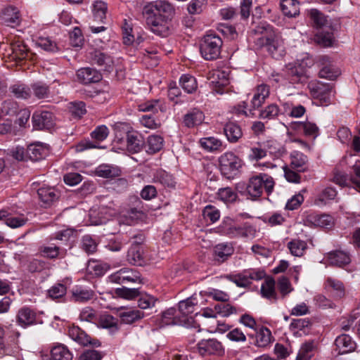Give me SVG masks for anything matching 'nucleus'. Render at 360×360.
<instances>
[{
  "label": "nucleus",
  "mask_w": 360,
  "mask_h": 360,
  "mask_svg": "<svg viewBox=\"0 0 360 360\" xmlns=\"http://www.w3.org/2000/svg\"><path fill=\"white\" fill-rule=\"evenodd\" d=\"M33 127L35 129H50L54 126V118L48 111L37 112L32 115Z\"/></svg>",
  "instance_id": "nucleus-13"
},
{
  "label": "nucleus",
  "mask_w": 360,
  "mask_h": 360,
  "mask_svg": "<svg viewBox=\"0 0 360 360\" xmlns=\"http://www.w3.org/2000/svg\"><path fill=\"white\" fill-rule=\"evenodd\" d=\"M234 252V248L231 243H219L213 248L214 260L218 263H222L227 260Z\"/></svg>",
  "instance_id": "nucleus-17"
},
{
  "label": "nucleus",
  "mask_w": 360,
  "mask_h": 360,
  "mask_svg": "<svg viewBox=\"0 0 360 360\" xmlns=\"http://www.w3.org/2000/svg\"><path fill=\"white\" fill-rule=\"evenodd\" d=\"M261 294L263 297L270 300H276L277 296L275 290V281L272 278H267L262 283Z\"/></svg>",
  "instance_id": "nucleus-41"
},
{
  "label": "nucleus",
  "mask_w": 360,
  "mask_h": 360,
  "mask_svg": "<svg viewBox=\"0 0 360 360\" xmlns=\"http://www.w3.org/2000/svg\"><path fill=\"white\" fill-rule=\"evenodd\" d=\"M198 350L200 355H219L224 353L221 343L216 339L202 340L198 344Z\"/></svg>",
  "instance_id": "nucleus-11"
},
{
  "label": "nucleus",
  "mask_w": 360,
  "mask_h": 360,
  "mask_svg": "<svg viewBox=\"0 0 360 360\" xmlns=\"http://www.w3.org/2000/svg\"><path fill=\"white\" fill-rule=\"evenodd\" d=\"M48 154V150L42 144H31L27 149V155L32 161H38L44 158Z\"/></svg>",
  "instance_id": "nucleus-32"
},
{
  "label": "nucleus",
  "mask_w": 360,
  "mask_h": 360,
  "mask_svg": "<svg viewBox=\"0 0 360 360\" xmlns=\"http://www.w3.org/2000/svg\"><path fill=\"white\" fill-rule=\"evenodd\" d=\"M69 110L72 115L76 117H81L86 112L85 103L82 101L71 103Z\"/></svg>",
  "instance_id": "nucleus-59"
},
{
  "label": "nucleus",
  "mask_w": 360,
  "mask_h": 360,
  "mask_svg": "<svg viewBox=\"0 0 360 360\" xmlns=\"http://www.w3.org/2000/svg\"><path fill=\"white\" fill-rule=\"evenodd\" d=\"M68 335L73 340L83 346L91 345L97 347L101 345L99 340L92 339L78 326H72L70 327Z\"/></svg>",
  "instance_id": "nucleus-12"
},
{
  "label": "nucleus",
  "mask_w": 360,
  "mask_h": 360,
  "mask_svg": "<svg viewBox=\"0 0 360 360\" xmlns=\"http://www.w3.org/2000/svg\"><path fill=\"white\" fill-rule=\"evenodd\" d=\"M269 86L265 84L258 85L254 91V95L251 100V108L257 109L262 106L266 98L269 96Z\"/></svg>",
  "instance_id": "nucleus-20"
},
{
  "label": "nucleus",
  "mask_w": 360,
  "mask_h": 360,
  "mask_svg": "<svg viewBox=\"0 0 360 360\" xmlns=\"http://www.w3.org/2000/svg\"><path fill=\"white\" fill-rule=\"evenodd\" d=\"M153 181L154 183H158L165 187L174 188L175 181L173 176L164 170H158L153 175Z\"/></svg>",
  "instance_id": "nucleus-38"
},
{
  "label": "nucleus",
  "mask_w": 360,
  "mask_h": 360,
  "mask_svg": "<svg viewBox=\"0 0 360 360\" xmlns=\"http://www.w3.org/2000/svg\"><path fill=\"white\" fill-rule=\"evenodd\" d=\"M116 293L117 295L126 299H133L140 295L139 288H128L125 287L117 288Z\"/></svg>",
  "instance_id": "nucleus-62"
},
{
  "label": "nucleus",
  "mask_w": 360,
  "mask_h": 360,
  "mask_svg": "<svg viewBox=\"0 0 360 360\" xmlns=\"http://www.w3.org/2000/svg\"><path fill=\"white\" fill-rule=\"evenodd\" d=\"M110 282L117 284H127L128 283H142L140 274L134 269L123 268L111 274L109 277Z\"/></svg>",
  "instance_id": "nucleus-6"
},
{
  "label": "nucleus",
  "mask_w": 360,
  "mask_h": 360,
  "mask_svg": "<svg viewBox=\"0 0 360 360\" xmlns=\"http://www.w3.org/2000/svg\"><path fill=\"white\" fill-rule=\"evenodd\" d=\"M330 31H321L315 35L316 41L323 47H329L333 45L335 37L331 28Z\"/></svg>",
  "instance_id": "nucleus-45"
},
{
  "label": "nucleus",
  "mask_w": 360,
  "mask_h": 360,
  "mask_svg": "<svg viewBox=\"0 0 360 360\" xmlns=\"http://www.w3.org/2000/svg\"><path fill=\"white\" fill-rule=\"evenodd\" d=\"M229 74L224 70H216L209 78V86L216 93L222 94L229 84Z\"/></svg>",
  "instance_id": "nucleus-9"
},
{
  "label": "nucleus",
  "mask_w": 360,
  "mask_h": 360,
  "mask_svg": "<svg viewBox=\"0 0 360 360\" xmlns=\"http://www.w3.org/2000/svg\"><path fill=\"white\" fill-rule=\"evenodd\" d=\"M98 326L103 328L109 329L112 333L118 330L117 321L110 314H102L98 320Z\"/></svg>",
  "instance_id": "nucleus-43"
},
{
  "label": "nucleus",
  "mask_w": 360,
  "mask_h": 360,
  "mask_svg": "<svg viewBox=\"0 0 360 360\" xmlns=\"http://www.w3.org/2000/svg\"><path fill=\"white\" fill-rule=\"evenodd\" d=\"M144 316V313L138 309H127L120 313L122 321L127 324H131Z\"/></svg>",
  "instance_id": "nucleus-42"
},
{
  "label": "nucleus",
  "mask_w": 360,
  "mask_h": 360,
  "mask_svg": "<svg viewBox=\"0 0 360 360\" xmlns=\"http://www.w3.org/2000/svg\"><path fill=\"white\" fill-rule=\"evenodd\" d=\"M39 199L42 203L41 205L47 207L56 201L60 195L59 192L53 187H41L37 189Z\"/></svg>",
  "instance_id": "nucleus-16"
},
{
  "label": "nucleus",
  "mask_w": 360,
  "mask_h": 360,
  "mask_svg": "<svg viewBox=\"0 0 360 360\" xmlns=\"http://www.w3.org/2000/svg\"><path fill=\"white\" fill-rule=\"evenodd\" d=\"M221 39L215 34H208L202 39L200 51L203 58L212 60L218 58L222 46Z\"/></svg>",
  "instance_id": "nucleus-3"
},
{
  "label": "nucleus",
  "mask_w": 360,
  "mask_h": 360,
  "mask_svg": "<svg viewBox=\"0 0 360 360\" xmlns=\"http://www.w3.org/2000/svg\"><path fill=\"white\" fill-rule=\"evenodd\" d=\"M217 196L219 200L226 203L234 202L238 197L237 193L231 187L220 188Z\"/></svg>",
  "instance_id": "nucleus-50"
},
{
  "label": "nucleus",
  "mask_w": 360,
  "mask_h": 360,
  "mask_svg": "<svg viewBox=\"0 0 360 360\" xmlns=\"http://www.w3.org/2000/svg\"><path fill=\"white\" fill-rule=\"evenodd\" d=\"M336 350L338 354H343L354 350L356 344L347 335H341L335 340Z\"/></svg>",
  "instance_id": "nucleus-23"
},
{
  "label": "nucleus",
  "mask_w": 360,
  "mask_h": 360,
  "mask_svg": "<svg viewBox=\"0 0 360 360\" xmlns=\"http://www.w3.org/2000/svg\"><path fill=\"white\" fill-rule=\"evenodd\" d=\"M77 77L79 82L88 84L99 82L101 79V75L94 68H84L77 70Z\"/></svg>",
  "instance_id": "nucleus-18"
},
{
  "label": "nucleus",
  "mask_w": 360,
  "mask_h": 360,
  "mask_svg": "<svg viewBox=\"0 0 360 360\" xmlns=\"http://www.w3.org/2000/svg\"><path fill=\"white\" fill-rule=\"evenodd\" d=\"M197 304L196 298L193 295L180 301L179 302V311L182 315L181 319L189 317L188 315L194 312Z\"/></svg>",
  "instance_id": "nucleus-35"
},
{
  "label": "nucleus",
  "mask_w": 360,
  "mask_h": 360,
  "mask_svg": "<svg viewBox=\"0 0 360 360\" xmlns=\"http://www.w3.org/2000/svg\"><path fill=\"white\" fill-rule=\"evenodd\" d=\"M219 169L222 174L229 176L242 166V160L233 153L226 152L219 158Z\"/></svg>",
  "instance_id": "nucleus-5"
},
{
  "label": "nucleus",
  "mask_w": 360,
  "mask_h": 360,
  "mask_svg": "<svg viewBox=\"0 0 360 360\" xmlns=\"http://www.w3.org/2000/svg\"><path fill=\"white\" fill-rule=\"evenodd\" d=\"M337 195L335 188L328 186L321 191L314 199V204L318 206L325 205L329 201L335 199Z\"/></svg>",
  "instance_id": "nucleus-31"
},
{
  "label": "nucleus",
  "mask_w": 360,
  "mask_h": 360,
  "mask_svg": "<svg viewBox=\"0 0 360 360\" xmlns=\"http://www.w3.org/2000/svg\"><path fill=\"white\" fill-rule=\"evenodd\" d=\"M279 112L280 110L277 105L271 104L260 111L259 117L267 120L274 119L278 115Z\"/></svg>",
  "instance_id": "nucleus-56"
},
{
  "label": "nucleus",
  "mask_w": 360,
  "mask_h": 360,
  "mask_svg": "<svg viewBox=\"0 0 360 360\" xmlns=\"http://www.w3.org/2000/svg\"><path fill=\"white\" fill-rule=\"evenodd\" d=\"M288 75L292 83H304L307 82V70L301 63L288 64L286 67Z\"/></svg>",
  "instance_id": "nucleus-14"
},
{
  "label": "nucleus",
  "mask_w": 360,
  "mask_h": 360,
  "mask_svg": "<svg viewBox=\"0 0 360 360\" xmlns=\"http://www.w3.org/2000/svg\"><path fill=\"white\" fill-rule=\"evenodd\" d=\"M326 288L333 292L334 295L340 298L342 297L345 295V288L344 284L340 280L336 278L328 277L326 280L325 283Z\"/></svg>",
  "instance_id": "nucleus-33"
},
{
  "label": "nucleus",
  "mask_w": 360,
  "mask_h": 360,
  "mask_svg": "<svg viewBox=\"0 0 360 360\" xmlns=\"http://www.w3.org/2000/svg\"><path fill=\"white\" fill-rule=\"evenodd\" d=\"M274 181L271 176L266 174L255 175L249 179L246 187L248 198L255 200L259 199L263 191H265L267 194L273 191Z\"/></svg>",
  "instance_id": "nucleus-2"
},
{
  "label": "nucleus",
  "mask_w": 360,
  "mask_h": 360,
  "mask_svg": "<svg viewBox=\"0 0 360 360\" xmlns=\"http://www.w3.org/2000/svg\"><path fill=\"white\" fill-rule=\"evenodd\" d=\"M51 360H72V354L63 345L54 346L51 350Z\"/></svg>",
  "instance_id": "nucleus-40"
},
{
  "label": "nucleus",
  "mask_w": 360,
  "mask_h": 360,
  "mask_svg": "<svg viewBox=\"0 0 360 360\" xmlns=\"http://www.w3.org/2000/svg\"><path fill=\"white\" fill-rule=\"evenodd\" d=\"M199 143L202 148L209 152L220 151L224 148L222 141L213 136L202 138Z\"/></svg>",
  "instance_id": "nucleus-34"
},
{
  "label": "nucleus",
  "mask_w": 360,
  "mask_h": 360,
  "mask_svg": "<svg viewBox=\"0 0 360 360\" xmlns=\"http://www.w3.org/2000/svg\"><path fill=\"white\" fill-rule=\"evenodd\" d=\"M264 46L266 47L267 51L274 58H276L277 56H281L283 51L281 41L280 40L278 35L275 37V39H273L272 41H269V43H267Z\"/></svg>",
  "instance_id": "nucleus-51"
},
{
  "label": "nucleus",
  "mask_w": 360,
  "mask_h": 360,
  "mask_svg": "<svg viewBox=\"0 0 360 360\" xmlns=\"http://www.w3.org/2000/svg\"><path fill=\"white\" fill-rule=\"evenodd\" d=\"M160 108V106L158 100L148 101L139 105V110L143 112H151L155 113L158 112Z\"/></svg>",
  "instance_id": "nucleus-64"
},
{
  "label": "nucleus",
  "mask_w": 360,
  "mask_h": 360,
  "mask_svg": "<svg viewBox=\"0 0 360 360\" xmlns=\"http://www.w3.org/2000/svg\"><path fill=\"white\" fill-rule=\"evenodd\" d=\"M179 82L182 89L188 94H192L197 89L196 79L190 75H183L179 79Z\"/></svg>",
  "instance_id": "nucleus-46"
},
{
  "label": "nucleus",
  "mask_w": 360,
  "mask_h": 360,
  "mask_svg": "<svg viewBox=\"0 0 360 360\" xmlns=\"http://www.w3.org/2000/svg\"><path fill=\"white\" fill-rule=\"evenodd\" d=\"M89 59L92 64L97 65L105 71H110L112 68L113 60L112 57L99 50L90 52Z\"/></svg>",
  "instance_id": "nucleus-15"
},
{
  "label": "nucleus",
  "mask_w": 360,
  "mask_h": 360,
  "mask_svg": "<svg viewBox=\"0 0 360 360\" xmlns=\"http://www.w3.org/2000/svg\"><path fill=\"white\" fill-rule=\"evenodd\" d=\"M176 312L174 308H169L164 311L160 321L159 327L162 328L169 325H182L189 328L193 326L194 321L192 317H186L181 319V317L176 315Z\"/></svg>",
  "instance_id": "nucleus-7"
},
{
  "label": "nucleus",
  "mask_w": 360,
  "mask_h": 360,
  "mask_svg": "<svg viewBox=\"0 0 360 360\" xmlns=\"http://www.w3.org/2000/svg\"><path fill=\"white\" fill-rule=\"evenodd\" d=\"M271 143L264 142L262 144H258L257 146L251 148L249 158L252 160L257 161L266 156L267 153L276 155L278 151L271 150Z\"/></svg>",
  "instance_id": "nucleus-19"
},
{
  "label": "nucleus",
  "mask_w": 360,
  "mask_h": 360,
  "mask_svg": "<svg viewBox=\"0 0 360 360\" xmlns=\"http://www.w3.org/2000/svg\"><path fill=\"white\" fill-rule=\"evenodd\" d=\"M94 296L93 290L81 287H76L72 291V300L75 302H85L93 299Z\"/></svg>",
  "instance_id": "nucleus-39"
},
{
  "label": "nucleus",
  "mask_w": 360,
  "mask_h": 360,
  "mask_svg": "<svg viewBox=\"0 0 360 360\" xmlns=\"http://www.w3.org/2000/svg\"><path fill=\"white\" fill-rule=\"evenodd\" d=\"M82 249L88 254H92L97 250V244L93 238L89 236L82 238Z\"/></svg>",
  "instance_id": "nucleus-63"
},
{
  "label": "nucleus",
  "mask_w": 360,
  "mask_h": 360,
  "mask_svg": "<svg viewBox=\"0 0 360 360\" xmlns=\"http://www.w3.org/2000/svg\"><path fill=\"white\" fill-rule=\"evenodd\" d=\"M127 149L132 153H139L143 146V140L136 132H128L126 136Z\"/></svg>",
  "instance_id": "nucleus-24"
},
{
  "label": "nucleus",
  "mask_w": 360,
  "mask_h": 360,
  "mask_svg": "<svg viewBox=\"0 0 360 360\" xmlns=\"http://www.w3.org/2000/svg\"><path fill=\"white\" fill-rule=\"evenodd\" d=\"M174 13L172 5L167 1L158 0L146 4L142 16L146 27L153 33L162 37L169 34V22Z\"/></svg>",
  "instance_id": "nucleus-1"
},
{
  "label": "nucleus",
  "mask_w": 360,
  "mask_h": 360,
  "mask_svg": "<svg viewBox=\"0 0 360 360\" xmlns=\"http://www.w3.org/2000/svg\"><path fill=\"white\" fill-rule=\"evenodd\" d=\"M281 8L288 18H295L300 14V4L297 0H281Z\"/></svg>",
  "instance_id": "nucleus-29"
},
{
  "label": "nucleus",
  "mask_w": 360,
  "mask_h": 360,
  "mask_svg": "<svg viewBox=\"0 0 360 360\" xmlns=\"http://www.w3.org/2000/svg\"><path fill=\"white\" fill-rule=\"evenodd\" d=\"M290 165L299 172H304L308 162L307 157L299 151H293L290 154Z\"/></svg>",
  "instance_id": "nucleus-36"
},
{
  "label": "nucleus",
  "mask_w": 360,
  "mask_h": 360,
  "mask_svg": "<svg viewBox=\"0 0 360 360\" xmlns=\"http://www.w3.org/2000/svg\"><path fill=\"white\" fill-rule=\"evenodd\" d=\"M288 247L292 255L301 257L307 248V243L303 240L295 239L289 242Z\"/></svg>",
  "instance_id": "nucleus-49"
},
{
  "label": "nucleus",
  "mask_w": 360,
  "mask_h": 360,
  "mask_svg": "<svg viewBox=\"0 0 360 360\" xmlns=\"http://www.w3.org/2000/svg\"><path fill=\"white\" fill-rule=\"evenodd\" d=\"M143 212L136 207L130 208L126 211H122L118 217L120 224L131 225L136 220L141 218Z\"/></svg>",
  "instance_id": "nucleus-28"
},
{
  "label": "nucleus",
  "mask_w": 360,
  "mask_h": 360,
  "mask_svg": "<svg viewBox=\"0 0 360 360\" xmlns=\"http://www.w3.org/2000/svg\"><path fill=\"white\" fill-rule=\"evenodd\" d=\"M255 345L260 347H266L271 340V332L266 328H262L256 334Z\"/></svg>",
  "instance_id": "nucleus-52"
},
{
  "label": "nucleus",
  "mask_w": 360,
  "mask_h": 360,
  "mask_svg": "<svg viewBox=\"0 0 360 360\" xmlns=\"http://www.w3.org/2000/svg\"><path fill=\"white\" fill-rule=\"evenodd\" d=\"M10 58L17 62L27 59L32 55L24 41L14 37L10 40Z\"/></svg>",
  "instance_id": "nucleus-10"
},
{
  "label": "nucleus",
  "mask_w": 360,
  "mask_h": 360,
  "mask_svg": "<svg viewBox=\"0 0 360 360\" xmlns=\"http://www.w3.org/2000/svg\"><path fill=\"white\" fill-rule=\"evenodd\" d=\"M96 173L99 176L103 178H112L118 176L120 174V170L110 165H102L97 169Z\"/></svg>",
  "instance_id": "nucleus-54"
},
{
  "label": "nucleus",
  "mask_w": 360,
  "mask_h": 360,
  "mask_svg": "<svg viewBox=\"0 0 360 360\" xmlns=\"http://www.w3.org/2000/svg\"><path fill=\"white\" fill-rule=\"evenodd\" d=\"M1 18L6 25H18L20 22L19 11L16 7L8 6L3 9Z\"/></svg>",
  "instance_id": "nucleus-25"
},
{
  "label": "nucleus",
  "mask_w": 360,
  "mask_h": 360,
  "mask_svg": "<svg viewBox=\"0 0 360 360\" xmlns=\"http://www.w3.org/2000/svg\"><path fill=\"white\" fill-rule=\"evenodd\" d=\"M157 299L153 296L144 294L141 295L138 300V305L141 309H146L155 306Z\"/></svg>",
  "instance_id": "nucleus-60"
},
{
  "label": "nucleus",
  "mask_w": 360,
  "mask_h": 360,
  "mask_svg": "<svg viewBox=\"0 0 360 360\" xmlns=\"http://www.w3.org/2000/svg\"><path fill=\"white\" fill-rule=\"evenodd\" d=\"M11 92L17 98L27 99L31 96L30 89L22 84H15L10 87Z\"/></svg>",
  "instance_id": "nucleus-47"
},
{
  "label": "nucleus",
  "mask_w": 360,
  "mask_h": 360,
  "mask_svg": "<svg viewBox=\"0 0 360 360\" xmlns=\"http://www.w3.org/2000/svg\"><path fill=\"white\" fill-rule=\"evenodd\" d=\"M294 129L302 131L306 136H311L316 137L318 135L319 128L316 124L306 122H295L293 124Z\"/></svg>",
  "instance_id": "nucleus-44"
},
{
  "label": "nucleus",
  "mask_w": 360,
  "mask_h": 360,
  "mask_svg": "<svg viewBox=\"0 0 360 360\" xmlns=\"http://www.w3.org/2000/svg\"><path fill=\"white\" fill-rule=\"evenodd\" d=\"M67 288L65 285L57 283L53 285L48 290V295L52 299H58L64 296L66 293Z\"/></svg>",
  "instance_id": "nucleus-57"
},
{
  "label": "nucleus",
  "mask_w": 360,
  "mask_h": 360,
  "mask_svg": "<svg viewBox=\"0 0 360 360\" xmlns=\"http://www.w3.org/2000/svg\"><path fill=\"white\" fill-rule=\"evenodd\" d=\"M252 32L257 37L256 44L260 47L275 39L277 36L273 27L266 23H260L252 29Z\"/></svg>",
  "instance_id": "nucleus-8"
},
{
  "label": "nucleus",
  "mask_w": 360,
  "mask_h": 360,
  "mask_svg": "<svg viewBox=\"0 0 360 360\" xmlns=\"http://www.w3.org/2000/svg\"><path fill=\"white\" fill-rule=\"evenodd\" d=\"M202 214L205 219H209L211 222L217 221L220 217L219 211L212 205H207L205 207Z\"/></svg>",
  "instance_id": "nucleus-61"
},
{
  "label": "nucleus",
  "mask_w": 360,
  "mask_h": 360,
  "mask_svg": "<svg viewBox=\"0 0 360 360\" xmlns=\"http://www.w3.org/2000/svg\"><path fill=\"white\" fill-rule=\"evenodd\" d=\"M127 261L137 266H143L146 262L143 246H131L127 252Z\"/></svg>",
  "instance_id": "nucleus-22"
},
{
  "label": "nucleus",
  "mask_w": 360,
  "mask_h": 360,
  "mask_svg": "<svg viewBox=\"0 0 360 360\" xmlns=\"http://www.w3.org/2000/svg\"><path fill=\"white\" fill-rule=\"evenodd\" d=\"M308 15L314 27L318 29H330V23L328 22L326 16L320 11L316 8L311 9L309 11Z\"/></svg>",
  "instance_id": "nucleus-26"
},
{
  "label": "nucleus",
  "mask_w": 360,
  "mask_h": 360,
  "mask_svg": "<svg viewBox=\"0 0 360 360\" xmlns=\"http://www.w3.org/2000/svg\"><path fill=\"white\" fill-rule=\"evenodd\" d=\"M326 259L330 265L338 267H343L351 262L349 255L347 252L341 250H335L328 252L327 254Z\"/></svg>",
  "instance_id": "nucleus-21"
},
{
  "label": "nucleus",
  "mask_w": 360,
  "mask_h": 360,
  "mask_svg": "<svg viewBox=\"0 0 360 360\" xmlns=\"http://www.w3.org/2000/svg\"><path fill=\"white\" fill-rule=\"evenodd\" d=\"M17 322L22 327H27L36 322V314L28 307H23L18 311Z\"/></svg>",
  "instance_id": "nucleus-27"
},
{
  "label": "nucleus",
  "mask_w": 360,
  "mask_h": 360,
  "mask_svg": "<svg viewBox=\"0 0 360 360\" xmlns=\"http://www.w3.org/2000/svg\"><path fill=\"white\" fill-rule=\"evenodd\" d=\"M34 95L39 99L48 98L49 87L41 82H36L31 86Z\"/></svg>",
  "instance_id": "nucleus-55"
},
{
  "label": "nucleus",
  "mask_w": 360,
  "mask_h": 360,
  "mask_svg": "<svg viewBox=\"0 0 360 360\" xmlns=\"http://www.w3.org/2000/svg\"><path fill=\"white\" fill-rule=\"evenodd\" d=\"M224 132L231 143L237 142L243 136L241 128L234 122L226 123L224 127Z\"/></svg>",
  "instance_id": "nucleus-30"
},
{
  "label": "nucleus",
  "mask_w": 360,
  "mask_h": 360,
  "mask_svg": "<svg viewBox=\"0 0 360 360\" xmlns=\"http://www.w3.org/2000/svg\"><path fill=\"white\" fill-rule=\"evenodd\" d=\"M163 146V139L160 136L152 135L148 138V152L155 153L161 150Z\"/></svg>",
  "instance_id": "nucleus-53"
},
{
  "label": "nucleus",
  "mask_w": 360,
  "mask_h": 360,
  "mask_svg": "<svg viewBox=\"0 0 360 360\" xmlns=\"http://www.w3.org/2000/svg\"><path fill=\"white\" fill-rule=\"evenodd\" d=\"M18 105L13 100H7L3 102L1 111L3 113L9 115H15L18 112Z\"/></svg>",
  "instance_id": "nucleus-58"
},
{
  "label": "nucleus",
  "mask_w": 360,
  "mask_h": 360,
  "mask_svg": "<svg viewBox=\"0 0 360 360\" xmlns=\"http://www.w3.org/2000/svg\"><path fill=\"white\" fill-rule=\"evenodd\" d=\"M205 116L202 111L193 109L184 115V123L188 127H193L200 124L204 120Z\"/></svg>",
  "instance_id": "nucleus-37"
},
{
  "label": "nucleus",
  "mask_w": 360,
  "mask_h": 360,
  "mask_svg": "<svg viewBox=\"0 0 360 360\" xmlns=\"http://www.w3.org/2000/svg\"><path fill=\"white\" fill-rule=\"evenodd\" d=\"M108 7L107 4L100 0H97L94 4V17L96 20L103 22L105 18Z\"/></svg>",
  "instance_id": "nucleus-48"
},
{
  "label": "nucleus",
  "mask_w": 360,
  "mask_h": 360,
  "mask_svg": "<svg viewBox=\"0 0 360 360\" xmlns=\"http://www.w3.org/2000/svg\"><path fill=\"white\" fill-rule=\"evenodd\" d=\"M309 88L312 96L319 100L321 105H328L331 103L333 91L330 84L311 82L309 84Z\"/></svg>",
  "instance_id": "nucleus-4"
}]
</instances>
